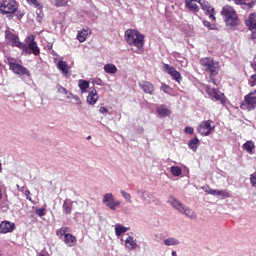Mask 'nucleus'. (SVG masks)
<instances>
[{"instance_id": "1", "label": "nucleus", "mask_w": 256, "mask_h": 256, "mask_svg": "<svg viewBox=\"0 0 256 256\" xmlns=\"http://www.w3.org/2000/svg\"><path fill=\"white\" fill-rule=\"evenodd\" d=\"M200 65L206 73H209V83H213V85H217V81L215 77L219 75V62L213 60L211 57H205L200 59Z\"/></svg>"}, {"instance_id": "2", "label": "nucleus", "mask_w": 256, "mask_h": 256, "mask_svg": "<svg viewBox=\"0 0 256 256\" xmlns=\"http://www.w3.org/2000/svg\"><path fill=\"white\" fill-rule=\"evenodd\" d=\"M21 55H35V57H39L41 55V49L37 42H35V35H29L25 39V44H21Z\"/></svg>"}, {"instance_id": "3", "label": "nucleus", "mask_w": 256, "mask_h": 256, "mask_svg": "<svg viewBox=\"0 0 256 256\" xmlns=\"http://www.w3.org/2000/svg\"><path fill=\"white\" fill-rule=\"evenodd\" d=\"M168 203L169 205H171V207H173V209L178 211V213L185 215L186 217H188V219H197V214L195 213V211L185 206V204H182V202L174 196H169Z\"/></svg>"}, {"instance_id": "4", "label": "nucleus", "mask_w": 256, "mask_h": 256, "mask_svg": "<svg viewBox=\"0 0 256 256\" xmlns=\"http://www.w3.org/2000/svg\"><path fill=\"white\" fill-rule=\"evenodd\" d=\"M125 40L128 45L137 47V49L143 48L145 45V37L137 30L128 29L125 31Z\"/></svg>"}, {"instance_id": "5", "label": "nucleus", "mask_w": 256, "mask_h": 256, "mask_svg": "<svg viewBox=\"0 0 256 256\" xmlns=\"http://www.w3.org/2000/svg\"><path fill=\"white\" fill-rule=\"evenodd\" d=\"M221 15L227 27H237L239 25V17L233 7L224 6L222 8Z\"/></svg>"}, {"instance_id": "6", "label": "nucleus", "mask_w": 256, "mask_h": 256, "mask_svg": "<svg viewBox=\"0 0 256 256\" xmlns=\"http://www.w3.org/2000/svg\"><path fill=\"white\" fill-rule=\"evenodd\" d=\"M19 9L17 0H0V13L6 15L10 19H13V15Z\"/></svg>"}, {"instance_id": "7", "label": "nucleus", "mask_w": 256, "mask_h": 256, "mask_svg": "<svg viewBox=\"0 0 256 256\" xmlns=\"http://www.w3.org/2000/svg\"><path fill=\"white\" fill-rule=\"evenodd\" d=\"M256 108V90L250 92L244 97V101L241 103V109L246 111H253Z\"/></svg>"}, {"instance_id": "8", "label": "nucleus", "mask_w": 256, "mask_h": 256, "mask_svg": "<svg viewBox=\"0 0 256 256\" xmlns=\"http://www.w3.org/2000/svg\"><path fill=\"white\" fill-rule=\"evenodd\" d=\"M197 131L202 137H209L215 131V125H213L212 120H205L198 125Z\"/></svg>"}, {"instance_id": "9", "label": "nucleus", "mask_w": 256, "mask_h": 256, "mask_svg": "<svg viewBox=\"0 0 256 256\" xmlns=\"http://www.w3.org/2000/svg\"><path fill=\"white\" fill-rule=\"evenodd\" d=\"M102 203L110 209V211H117L121 205V201L115 200L113 193H106L102 198Z\"/></svg>"}, {"instance_id": "10", "label": "nucleus", "mask_w": 256, "mask_h": 256, "mask_svg": "<svg viewBox=\"0 0 256 256\" xmlns=\"http://www.w3.org/2000/svg\"><path fill=\"white\" fill-rule=\"evenodd\" d=\"M207 95L211 97V99H214L215 101H219L221 105H225L227 103V97H225V94L219 92V90L215 88H211V86L205 87Z\"/></svg>"}, {"instance_id": "11", "label": "nucleus", "mask_w": 256, "mask_h": 256, "mask_svg": "<svg viewBox=\"0 0 256 256\" xmlns=\"http://www.w3.org/2000/svg\"><path fill=\"white\" fill-rule=\"evenodd\" d=\"M198 3L205 15H207L211 21H217V18L215 17V8H213L207 0H198Z\"/></svg>"}, {"instance_id": "12", "label": "nucleus", "mask_w": 256, "mask_h": 256, "mask_svg": "<svg viewBox=\"0 0 256 256\" xmlns=\"http://www.w3.org/2000/svg\"><path fill=\"white\" fill-rule=\"evenodd\" d=\"M5 41L7 45H11V47H18V49H21V45L23 44L19 40V36L15 35L13 32L9 30L5 32Z\"/></svg>"}, {"instance_id": "13", "label": "nucleus", "mask_w": 256, "mask_h": 256, "mask_svg": "<svg viewBox=\"0 0 256 256\" xmlns=\"http://www.w3.org/2000/svg\"><path fill=\"white\" fill-rule=\"evenodd\" d=\"M9 67H10L11 71H13V73H15L16 75H26L27 77H29L31 75L29 70L21 64L9 62Z\"/></svg>"}, {"instance_id": "14", "label": "nucleus", "mask_w": 256, "mask_h": 256, "mask_svg": "<svg viewBox=\"0 0 256 256\" xmlns=\"http://www.w3.org/2000/svg\"><path fill=\"white\" fill-rule=\"evenodd\" d=\"M164 71L172 77L174 81H177V83H181V80L183 77H181V73L177 71L173 66H170L169 64H164Z\"/></svg>"}, {"instance_id": "15", "label": "nucleus", "mask_w": 256, "mask_h": 256, "mask_svg": "<svg viewBox=\"0 0 256 256\" xmlns=\"http://www.w3.org/2000/svg\"><path fill=\"white\" fill-rule=\"evenodd\" d=\"M137 195L140 196V199L145 205H150L151 203V193L145 189L138 188L136 191Z\"/></svg>"}, {"instance_id": "16", "label": "nucleus", "mask_w": 256, "mask_h": 256, "mask_svg": "<svg viewBox=\"0 0 256 256\" xmlns=\"http://www.w3.org/2000/svg\"><path fill=\"white\" fill-rule=\"evenodd\" d=\"M139 87L148 95H153V93H155V85L149 81H141Z\"/></svg>"}, {"instance_id": "17", "label": "nucleus", "mask_w": 256, "mask_h": 256, "mask_svg": "<svg viewBox=\"0 0 256 256\" xmlns=\"http://www.w3.org/2000/svg\"><path fill=\"white\" fill-rule=\"evenodd\" d=\"M86 101L88 105H95V103L99 101V94H97V90L95 88L89 89Z\"/></svg>"}, {"instance_id": "18", "label": "nucleus", "mask_w": 256, "mask_h": 256, "mask_svg": "<svg viewBox=\"0 0 256 256\" xmlns=\"http://www.w3.org/2000/svg\"><path fill=\"white\" fill-rule=\"evenodd\" d=\"M15 231V223L9 221L1 222V233H13Z\"/></svg>"}, {"instance_id": "19", "label": "nucleus", "mask_w": 256, "mask_h": 256, "mask_svg": "<svg viewBox=\"0 0 256 256\" xmlns=\"http://www.w3.org/2000/svg\"><path fill=\"white\" fill-rule=\"evenodd\" d=\"M89 35H91V29L84 28L81 31H78L77 39L80 43H85V41H87V37H89Z\"/></svg>"}, {"instance_id": "20", "label": "nucleus", "mask_w": 256, "mask_h": 256, "mask_svg": "<svg viewBox=\"0 0 256 256\" xmlns=\"http://www.w3.org/2000/svg\"><path fill=\"white\" fill-rule=\"evenodd\" d=\"M62 211L64 215H71V212L73 211V202L71 199L64 200Z\"/></svg>"}, {"instance_id": "21", "label": "nucleus", "mask_w": 256, "mask_h": 256, "mask_svg": "<svg viewBox=\"0 0 256 256\" xmlns=\"http://www.w3.org/2000/svg\"><path fill=\"white\" fill-rule=\"evenodd\" d=\"M64 243L67 247H75L77 245V238L71 233L65 234Z\"/></svg>"}, {"instance_id": "22", "label": "nucleus", "mask_w": 256, "mask_h": 256, "mask_svg": "<svg viewBox=\"0 0 256 256\" xmlns=\"http://www.w3.org/2000/svg\"><path fill=\"white\" fill-rule=\"evenodd\" d=\"M156 113H158L160 117H169V115H171V110H169L165 105H161L157 107Z\"/></svg>"}, {"instance_id": "23", "label": "nucleus", "mask_w": 256, "mask_h": 256, "mask_svg": "<svg viewBox=\"0 0 256 256\" xmlns=\"http://www.w3.org/2000/svg\"><path fill=\"white\" fill-rule=\"evenodd\" d=\"M125 245L127 249L135 250L137 249V240L133 239V236H128L127 239L125 240Z\"/></svg>"}, {"instance_id": "24", "label": "nucleus", "mask_w": 256, "mask_h": 256, "mask_svg": "<svg viewBox=\"0 0 256 256\" xmlns=\"http://www.w3.org/2000/svg\"><path fill=\"white\" fill-rule=\"evenodd\" d=\"M246 25L250 29V31L256 29V14H250L248 20L246 21Z\"/></svg>"}, {"instance_id": "25", "label": "nucleus", "mask_w": 256, "mask_h": 256, "mask_svg": "<svg viewBox=\"0 0 256 256\" xmlns=\"http://www.w3.org/2000/svg\"><path fill=\"white\" fill-rule=\"evenodd\" d=\"M185 5L187 9L190 11V13H199V5H197V3L193 1H185Z\"/></svg>"}, {"instance_id": "26", "label": "nucleus", "mask_w": 256, "mask_h": 256, "mask_svg": "<svg viewBox=\"0 0 256 256\" xmlns=\"http://www.w3.org/2000/svg\"><path fill=\"white\" fill-rule=\"evenodd\" d=\"M129 231V228L121 225V224H116L115 225V235L116 237H121L123 233H127Z\"/></svg>"}, {"instance_id": "27", "label": "nucleus", "mask_w": 256, "mask_h": 256, "mask_svg": "<svg viewBox=\"0 0 256 256\" xmlns=\"http://www.w3.org/2000/svg\"><path fill=\"white\" fill-rule=\"evenodd\" d=\"M57 69H59L60 71H62V73L64 75H67V73H69V65H67V62L60 60L57 63Z\"/></svg>"}, {"instance_id": "28", "label": "nucleus", "mask_w": 256, "mask_h": 256, "mask_svg": "<svg viewBox=\"0 0 256 256\" xmlns=\"http://www.w3.org/2000/svg\"><path fill=\"white\" fill-rule=\"evenodd\" d=\"M104 71L110 75H115L117 73V66L115 64H106L104 65Z\"/></svg>"}, {"instance_id": "29", "label": "nucleus", "mask_w": 256, "mask_h": 256, "mask_svg": "<svg viewBox=\"0 0 256 256\" xmlns=\"http://www.w3.org/2000/svg\"><path fill=\"white\" fill-rule=\"evenodd\" d=\"M163 244L166 245V247H171L173 245H179L180 242L176 238L169 237L164 239Z\"/></svg>"}, {"instance_id": "30", "label": "nucleus", "mask_w": 256, "mask_h": 256, "mask_svg": "<svg viewBox=\"0 0 256 256\" xmlns=\"http://www.w3.org/2000/svg\"><path fill=\"white\" fill-rule=\"evenodd\" d=\"M78 87L81 90V93H87V89L89 88V81L87 80H79Z\"/></svg>"}, {"instance_id": "31", "label": "nucleus", "mask_w": 256, "mask_h": 256, "mask_svg": "<svg viewBox=\"0 0 256 256\" xmlns=\"http://www.w3.org/2000/svg\"><path fill=\"white\" fill-rule=\"evenodd\" d=\"M242 147L244 151L251 154L253 153V149H255V143L253 141H247Z\"/></svg>"}, {"instance_id": "32", "label": "nucleus", "mask_w": 256, "mask_h": 256, "mask_svg": "<svg viewBox=\"0 0 256 256\" xmlns=\"http://www.w3.org/2000/svg\"><path fill=\"white\" fill-rule=\"evenodd\" d=\"M170 173L173 177H181V175H183V170H181V167L179 166H172L170 168Z\"/></svg>"}, {"instance_id": "33", "label": "nucleus", "mask_w": 256, "mask_h": 256, "mask_svg": "<svg viewBox=\"0 0 256 256\" xmlns=\"http://www.w3.org/2000/svg\"><path fill=\"white\" fill-rule=\"evenodd\" d=\"M69 234V228L68 227H62L58 230H56V235L58 238L63 239V237L65 238V235Z\"/></svg>"}, {"instance_id": "34", "label": "nucleus", "mask_w": 256, "mask_h": 256, "mask_svg": "<svg viewBox=\"0 0 256 256\" xmlns=\"http://www.w3.org/2000/svg\"><path fill=\"white\" fill-rule=\"evenodd\" d=\"M188 147H190V149H192V151H195L196 149L199 148V138L195 137L193 139H191L188 143Z\"/></svg>"}, {"instance_id": "35", "label": "nucleus", "mask_w": 256, "mask_h": 256, "mask_svg": "<svg viewBox=\"0 0 256 256\" xmlns=\"http://www.w3.org/2000/svg\"><path fill=\"white\" fill-rule=\"evenodd\" d=\"M203 25L204 27H207V29H209L210 31H217V26L207 20L203 21Z\"/></svg>"}, {"instance_id": "36", "label": "nucleus", "mask_w": 256, "mask_h": 256, "mask_svg": "<svg viewBox=\"0 0 256 256\" xmlns=\"http://www.w3.org/2000/svg\"><path fill=\"white\" fill-rule=\"evenodd\" d=\"M216 197H221V199H227V197H229V192H227V190H217Z\"/></svg>"}, {"instance_id": "37", "label": "nucleus", "mask_w": 256, "mask_h": 256, "mask_svg": "<svg viewBox=\"0 0 256 256\" xmlns=\"http://www.w3.org/2000/svg\"><path fill=\"white\" fill-rule=\"evenodd\" d=\"M71 2V0H55L56 7H67V3Z\"/></svg>"}, {"instance_id": "38", "label": "nucleus", "mask_w": 256, "mask_h": 256, "mask_svg": "<svg viewBox=\"0 0 256 256\" xmlns=\"http://www.w3.org/2000/svg\"><path fill=\"white\" fill-rule=\"evenodd\" d=\"M29 5H33L34 7H36V9H43V4L39 1V0H32L30 2H28Z\"/></svg>"}, {"instance_id": "39", "label": "nucleus", "mask_w": 256, "mask_h": 256, "mask_svg": "<svg viewBox=\"0 0 256 256\" xmlns=\"http://www.w3.org/2000/svg\"><path fill=\"white\" fill-rule=\"evenodd\" d=\"M120 193H121L122 197H124V199L127 203H132L131 194H129L128 192H125V190H121Z\"/></svg>"}, {"instance_id": "40", "label": "nucleus", "mask_w": 256, "mask_h": 256, "mask_svg": "<svg viewBox=\"0 0 256 256\" xmlns=\"http://www.w3.org/2000/svg\"><path fill=\"white\" fill-rule=\"evenodd\" d=\"M35 213L38 215V217H45V208H37Z\"/></svg>"}, {"instance_id": "41", "label": "nucleus", "mask_w": 256, "mask_h": 256, "mask_svg": "<svg viewBox=\"0 0 256 256\" xmlns=\"http://www.w3.org/2000/svg\"><path fill=\"white\" fill-rule=\"evenodd\" d=\"M57 91L58 93H61L62 95H67L68 91L65 89V87L61 85H57Z\"/></svg>"}, {"instance_id": "42", "label": "nucleus", "mask_w": 256, "mask_h": 256, "mask_svg": "<svg viewBox=\"0 0 256 256\" xmlns=\"http://www.w3.org/2000/svg\"><path fill=\"white\" fill-rule=\"evenodd\" d=\"M250 183L252 187H256V172L250 175Z\"/></svg>"}, {"instance_id": "43", "label": "nucleus", "mask_w": 256, "mask_h": 256, "mask_svg": "<svg viewBox=\"0 0 256 256\" xmlns=\"http://www.w3.org/2000/svg\"><path fill=\"white\" fill-rule=\"evenodd\" d=\"M249 85H250V87H255V85H256V74H253V75L250 77Z\"/></svg>"}, {"instance_id": "44", "label": "nucleus", "mask_w": 256, "mask_h": 256, "mask_svg": "<svg viewBox=\"0 0 256 256\" xmlns=\"http://www.w3.org/2000/svg\"><path fill=\"white\" fill-rule=\"evenodd\" d=\"M13 15H15L16 17H17V19L19 20V21H21L22 19H23V17H24V13H22L21 11H19V10H17L16 12H15V14H13Z\"/></svg>"}, {"instance_id": "45", "label": "nucleus", "mask_w": 256, "mask_h": 256, "mask_svg": "<svg viewBox=\"0 0 256 256\" xmlns=\"http://www.w3.org/2000/svg\"><path fill=\"white\" fill-rule=\"evenodd\" d=\"M184 131L188 135H193V133H195V129L193 127H189V126H187Z\"/></svg>"}, {"instance_id": "46", "label": "nucleus", "mask_w": 256, "mask_h": 256, "mask_svg": "<svg viewBox=\"0 0 256 256\" xmlns=\"http://www.w3.org/2000/svg\"><path fill=\"white\" fill-rule=\"evenodd\" d=\"M161 89H162V91H164V93H169L170 87H169V85H167L165 83H162L161 84Z\"/></svg>"}, {"instance_id": "47", "label": "nucleus", "mask_w": 256, "mask_h": 256, "mask_svg": "<svg viewBox=\"0 0 256 256\" xmlns=\"http://www.w3.org/2000/svg\"><path fill=\"white\" fill-rule=\"evenodd\" d=\"M25 195H26V199H28V201H31V203H35V202L33 201V198H31V191L26 190V191H25Z\"/></svg>"}, {"instance_id": "48", "label": "nucleus", "mask_w": 256, "mask_h": 256, "mask_svg": "<svg viewBox=\"0 0 256 256\" xmlns=\"http://www.w3.org/2000/svg\"><path fill=\"white\" fill-rule=\"evenodd\" d=\"M72 99H74V101H76V105H81V98H79V96L74 95Z\"/></svg>"}, {"instance_id": "49", "label": "nucleus", "mask_w": 256, "mask_h": 256, "mask_svg": "<svg viewBox=\"0 0 256 256\" xmlns=\"http://www.w3.org/2000/svg\"><path fill=\"white\" fill-rule=\"evenodd\" d=\"M3 182L0 181V201L3 199Z\"/></svg>"}, {"instance_id": "50", "label": "nucleus", "mask_w": 256, "mask_h": 256, "mask_svg": "<svg viewBox=\"0 0 256 256\" xmlns=\"http://www.w3.org/2000/svg\"><path fill=\"white\" fill-rule=\"evenodd\" d=\"M251 67L252 69H254V71H256V55L253 58V61L251 62Z\"/></svg>"}, {"instance_id": "51", "label": "nucleus", "mask_w": 256, "mask_h": 256, "mask_svg": "<svg viewBox=\"0 0 256 256\" xmlns=\"http://www.w3.org/2000/svg\"><path fill=\"white\" fill-rule=\"evenodd\" d=\"M99 113H101L102 115H105V113H108V110L105 107H100Z\"/></svg>"}, {"instance_id": "52", "label": "nucleus", "mask_w": 256, "mask_h": 256, "mask_svg": "<svg viewBox=\"0 0 256 256\" xmlns=\"http://www.w3.org/2000/svg\"><path fill=\"white\" fill-rule=\"evenodd\" d=\"M208 194H209V195H214V196L216 197V195H217V190L209 189Z\"/></svg>"}, {"instance_id": "53", "label": "nucleus", "mask_w": 256, "mask_h": 256, "mask_svg": "<svg viewBox=\"0 0 256 256\" xmlns=\"http://www.w3.org/2000/svg\"><path fill=\"white\" fill-rule=\"evenodd\" d=\"M66 95V99H73V97H75V95H73V93L68 92Z\"/></svg>"}, {"instance_id": "54", "label": "nucleus", "mask_w": 256, "mask_h": 256, "mask_svg": "<svg viewBox=\"0 0 256 256\" xmlns=\"http://www.w3.org/2000/svg\"><path fill=\"white\" fill-rule=\"evenodd\" d=\"M246 0H235L236 5H243Z\"/></svg>"}, {"instance_id": "55", "label": "nucleus", "mask_w": 256, "mask_h": 256, "mask_svg": "<svg viewBox=\"0 0 256 256\" xmlns=\"http://www.w3.org/2000/svg\"><path fill=\"white\" fill-rule=\"evenodd\" d=\"M93 83H95L96 85H101V79L94 80Z\"/></svg>"}, {"instance_id": "56", "label": "nucleus", "mask_w": 256, "mask_h": 256, "mask_svg": "<svg viewBox=\"0 0 256 256\" xmlns=\"http://www.w3.org/2000/svg\"><path fill=\"white\" fill-rule=\"evenodd\" d=\"M247 5H248V7H253V6H255V1H251V3H248Z\"/></svg>"}, {"instance_id": "57", "label": "nucleus", "mask_w": 256, "mask_h": 256, "mask_svg": "<svg viewBox=\"0 0 256 256\" xmlns=\"http://www.w3.org/2000/svg\"><path fill=\"white\" fill-rule=\"evenodd\" d=\"M184 1H189V2H194V3H199V0H184Z\"/></svg>"}, {"instance_id": "58", "label": "nucleus", "mask_w": 256, "mask_h": 256, "mask_svg": "<svg viewBox=\"0 0 256 256\" xmlns=\"http://www.w3.org/2000/svg\"><path fill=\"white\" fill-rule=\"evenodd\" d=\"M172 256H177V252L176 251H172Z\"/></svg>"}, {"instance_id": "59", "label": "nucleus", "mask_w": 256, "mask_h": 256, "mask_svg": "<svg viewBox=\"0 0 256 256\" xmlns=\"http://www.w3.org/2000/svg\"><path fill=\"white\" fill-rule=\"evenodd\" d=\"M23 189H25L24 187H21L18 191H23Z\"/></svg>"}, {"instance_id": "60", "label": "nucleus", "mask_w": 256, "mask_h": 256, "mask_svg": "<svg viewBox=\"0 0 256 256\" xmlns=\"http://www.w3.org/2000/svg\"><path fill=\"white\" fill-rule=\"evenodd\" d=\"M18 190H20L21 188L19 187V184L16 186Z\"/></svg>"}, {"instance_id": "61", "label": "nucleus", "mask_w": 256, "mask_h": 256, "mask_svg": "<svg viewBox=\"0 0 256 256\" xmlns=\"http://www.w3.org/2000/svg\"><path fill=\"white\" fill-rule=\"evenodd\" d=\"M27 1V3H30L32 0H26Z\"/></svg>"}, {"instance_id": "62", "label": "nucleus", "mask_w": 256, "mask_h": 256, "mask_svg": "<svg viewBox=\"0 0 256 256\" xmlns=\"http://www.w3.org/2000/svg\"><path fill=\"white\" fill-rule=\"evenodd\" d=\"M87 139H91V136H88Z\"/></svg>"}, {"instance_id": "63", "label": "nucleus", "mask_w": 256, "mask_h": 256, "mask_svg": "<svg viewBox=\"0 0 256 256\" xmlns=\"http://www.w3.org/2000/svg\"><path fill=\"white\" fill-rule=\"evenodd\" d=\"M0 233H1V224H0Z\"/></svg>"}, {"instance_id": "64", "label": "nucleus", "mask_w": 256, "mask_h": 256, "mask_svg": "<svg viewBox=\"0 0 256 256\" xmlns=\"http://www.w3.org/2000/svg\"><path fill=\"white\" fill-rule=\"evenodd\" d=\"M0 255H1V250H0Z\"/></svg>"}]
</instances>
